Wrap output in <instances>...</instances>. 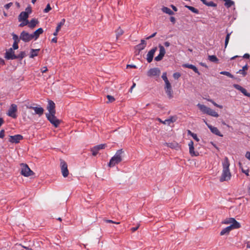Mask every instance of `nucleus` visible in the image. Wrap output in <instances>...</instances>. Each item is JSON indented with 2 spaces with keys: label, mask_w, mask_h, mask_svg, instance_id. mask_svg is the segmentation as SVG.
Masks as SVG:
<instances>
[{
  "label": "nucleus",
  "mask_w": 250,
  "mask_h": 250,
  "mask_svg": "<svg viewBox=\"0 0 250 250\" xmlns=\"http://www.w3.org/2000/svg\"><path fill=\"white\" fill-rule=\"evenodd\" d=\"M65 20L64 19H63L61 20V21L58 23L57 26L56 27L57 30H60L62 26L64 25L65 23Z\"/></svg>",
  "instance_id": "473e14b6"
},
{
  "label": "nucleus",
  "mask_w": 250,
  "mask_h": 250,
  "mask_svg": "<svg viewBox=\"0 0 250 250\" xmlns=\"http://www.w3.org/2000/svg\"><path fill=\"white\" fill-rule=\"evenodd\" d=\"M204 122L205 123L206 125L209 128V129H210V130L211 131V132L212 133H213L218 136H220V137L223 136V135L220 133V132L219 131V130H218V129L217 127L213 126L211 125L208 124V123L206 121H204Z\"/></svg>",
  "instance_id": "f8f14e48"
},
{
  "label": "nucleus",
  "mask_w": 250,
  "mask_h": 250,
  "mask_svg": "<svg viewBox=\"0 0 250 250\" xmlns=\"http://www.w3.org/2000/svg\"><path fill=\"white\" fill-rule=\"evenodd\" d=\"M237 73L242 74L244 77L247 75V72L242 69H240L237 72Z\"/></svg>",
  "instance_id": "3c124183"
},
{
  "label": "nucleus",
  "mask_w": 250,
  "mask_h": 250,
  "mask_svg": "<svg viewBox=\"0 0 250 250\" xmlns=\"http://www.w3.org/2000/svg\"><path fill=\"white\" fill-rule=\"evenodd\" d=\"M162 11L165 13H167L169 15H172L174 14V12L169 8L164 6L162 8Z\"/></svg>",
  "instance_id": "bb28decb"
},
{
  "label": "nucleus",
  "mask_w": 250,
  "mask_h": 250,
  "mask_svg": "<svg viewBox=\"0 0 250 250\" xmlns=\"http://www.w3.org/2000/svg\"><path fill=\"white\" fill-rule=\"evenodd\" d=\"M182 66L184 68H190V69L193 70V71L195 73L198 74V75H200V73L199 72L197 67L193 64H188V63H185L182 65Z\"/></svg>",
  "instance_id": "f3484780"
},
{
  "label": "nucleus",
  "mask_w": 250,
  "mask_h": 250,
  "mask_svg": "<svg viewBox=\"0 0 250 250\" xmlns=\"http://www.w3.org/2000/svg\"><path fill=\"white\" fill-rule=\"evenodd\" d=\"M245 157L249 160H250V151H247L246 152Z\"/></svg>",
  "instance_id": "bf43d9fd"
},
{
  "label": "nucleus",
  "mask_w": 250,
  "mask_h": 250,
  "mask_svg": "<svg viewBox=\"0 0 250 250\" xmlns=\"http://www.w3.org/2000/svg\"><path fill=\"white\" fill-rule=\"evenodd\" d=\"M185 7L187 8L188 10H190L191 12H192L194 13L195 14H199V10L191 6L188 5H185Z\"/></svg>",
  "instance_id": "7c9ffc66"
},
{
  "label": "nucleus",
  "mask_w": 250,
  "mask_h": 250,
  "mask_svg": "<svg viewBox=\"0 0 250 250\" xmlns=\"http://www.w3.org/2000/svg\"><path fill=\"white\" fill-rule=\"evenodd\" d=\"M220 73L222 75H226L232 79L235 78L233 75H232L228 71H221Z\"/></svg>",
  "instance_id": "72a5a7b5"
},
{
  "label": "nucleus",
  "mask_w": 250,
  "mask_h": 250,
  "mask_svg": "<svg viewBox=\"0 0 250 250\" xmlns=\"http://www.w3.org/2000/svg\"><path fill=\"white\" fill-rule=\"evenodd\" d=\"M25 56V53L24 51H21L19 54L16 55L17 59L21 60Z\"/></svg>",
  "instance_id": "c9c22d12"
},
{
  "label": "nucleus",
  "mask_w": 250,
  "mask_h": 250,
  "mask_svg": "<svg viewBox=\"0 0 250 250\" xmlns=\"http://www.w3.org/2000/svg\"><path fill=\"white\" fill-rule=\"evenodd\" d=\"M173 76L175 79H178L180 77L181 74L180 73L176 72L173 74Z\"/></svg>",
  "instance_id": "8fccbe9b"
},
{
  "label": "nucleus",
  "mask_w": 250,
  "mask_h": 250,
  "mask_svg": "<svg viewBox=\"0 0 250 250\" xmlns=\"http://www.w3.org/2000/svg\"><path fill=\"white\" fill-rule=\"evenodd\" d=\"M38 23V21L36 19H33L31 20L30 22H29L28 26L30 28H33L36 26L37 24Z\"/></svg>",
  "instance_id": "a878e982"
},
{
  "label": "nucleus",
  "mask_w": 250,
  "mask_h": 250,
  "mask_svg": "<svg viewBox=\"0 0 250 250\" xmlns=\"http://www.w3.org/2000/svg\"><path fill=\"white\" fill-rule=\"evenodd\" d=\"M60 166L62 176L66 177L68 175L69 171L67 168V165L66 163L63 160H61Z\"/></svg>",
  "instance_id": "6e6552de"
},
{
  "label": "nucleus",
  "mask_w": 250,
  "mask_h": 250,
  "mask_svg": "<svg viewBox=\"0 0 250 250\" xmlns=\"http://www.w3.org/2000/svg\"><path fill=\"white\" fill-rule=\"evenodd\" d=\"M13 5V3L12 2H9L6 4H5L4 5V7L6 9H8L12 5Z\"/></svg>",
  "instance_id": "864d4df0"
},
{
  "label": "nucleus",
  "mask_w": 250,
  "mask_h": 250,
  "mask_svg": "<svg viewBox=\"0 0 250 250\" xmlns=\"http://www.w3.org/2000/svg\"><path fill=\"white\" fill-rule=\"evenodd\" d=\"M208 59L209 61L211 62L216 63H217L219 61L218 59L215 55H209L208 56Z\"/></svg>",
  "instance_id": "c85d7f7f"
},
{
  "label": "nucleus",
  "mask_w": 250,
  "mask_h": 250,
  "mask_svg": "<svg viewBox=\"0 0 250 250\" xmlns=\"http://www.w3.org/2000/svg\"><path fill=\"white\" fill-rule=\"evenodd\" d=\"M21 174L25 177H28L34 174L32 171L26 164H21Z\"/></svg>",
  "instance_id": "20e7f679"
},
{
  "label": "nucleus",
  "mask_w": 250,
  "mask_h": 250,
  "mask_svg": "<svg viewBox=\"0 0 250 250\" xmlns=\"http://www.w3.org/2000/svg\"><path fill=\"white\" fill-rule=\"evenodd\" d=\"M232 221H231V220H230V218H229L228 220H227L224 222V224H232Z\"/></svg>",
  "instance_id": "680f3d73"
},
{
  "label": "nucleus",
  "mask_w": 250,
  "mask_h": 250,
  "mask_svg": "<svg viewBox=\"0 0 250 250\" xmlns=\"http://www.w3.org/2000/svg\"><path fill=\"white\" fill-rule=\"evenodd\" d=\"M146 44V42L144 40H141V43L136 45V49L138 50L139 51H141L145 48Z\"/></svg>",
  "instance_id": "aec40b11"
},
{
  "label": "nucleus",
  "mask_w": 250,
  "mask_h": 250,
  "mask_svg": "<svg viewBox=\"0 0 250 250\" xmlns=\"http://www.w3.org/2000/svg\"><path fill=\"white\" fill-rule=\"evenodd\" d=\"M47 71V68L46 67H43L41 69V71L42 73L46 72Z\"/></svg>",
  "instance_id": "69168bd1"
},
{
  "label": "nucleus",
  "mask_w": 250,
  "mask_h": 250,
  "mask_svg": "<svg viewBox=\"0 0 250 250\" xmlns=\"http://www.w3.org/2000/svg\"><path fill=\"white\" fill-rule=\"evenodd\" d=\"M124 151L122 149L117 150L115 154L111 158L108 166L113 167L115 165L119 164L122 161V155Z\"/></svg>",
  "instance_id": "f03ea898"
},
{
  "label": "nucleus",
  "mask_w": 250,
  "mask_h": 250,
  "mask_svg": "<svg viewBox=\"0 0 250 250\" xmlns=\"http://www.w3.org/2000/svg\"><path fill=\"white\" fill-rule=\"evenodd\" d=\"M91 151L92 152V155L93 156H96L98 153L99 150L96 147V146H94L91 149Z\"/></svg>",
  "instance_id": "a19ab883"
},
{
  "label": "nucleus",
  "mask_w": 250,
  "mask_h": 250,
  "mask_svg": "<svg viewBox=\"0 0 250 250\" xmlns=\"http://www.w3.org/2000/svg\"><path fill=\"white\" fill-rule=\"evenodd\" d=\"M4 137V130L3 129H2L0 131V138H3Z\"/></svg>",
  "instance_id": "6e6d98bb"
},
{
  "label": "nucleus",
  "mask_w": 250,
  "mask_h": 250,
  "mask_svg": "<svg viewBox=\"0 0 250 250\" xmlns=\"http://www.w3.org/2000/svg\"><path fill=\"white\" fill-rule=\"evenodd\" d=\"M29 15H28L27 12H21L18 17V20L19 21H25L27 20Z\"/></svg>",
  "instance_id": "a211bd4d"
},
{
  "label": "nucleus",
  "mask_w": 250,
  "mask_h": 250,
  "mask_svg": "<svg viewBox=\"0 0 250 250\" xmlns=\"http://www.w3.org/2000/svg\"><path fill=\"white\" fill-rule=\"evenodd\" d=\"M13 48L14 50H16L19 48L18 42H14L13 44Z\"/></svg>",
  "instance_id": "5fc2aeb1"
},
{
  "label": "nucleus",
  "mask_w": 250,
  "mask_h": 250,
  "mask_svg": "<svg viewBox=\"0 0 250 250\" xmlns=\"http://www.w3.org/2000/svg\"><path fill=\"white\" fill-rule=\"evenodd\" d=\"M158 120L160 122L163 123V124L166 125H170V123H173L176 121L174 117H170L169 119L165 120L164 121H163L161 119L159 118Z\"/></svg>",
  "instance_id": "4be33fe9"
},
{
  "label": "nucleus",
  "mask_w": 250,
  "mask_h": 250,
  "mask_svg": "<svg viewBox=\"0 0 250 250\" xmlns=\"http://www.w3.org/2000/svg\"><path fill=\"white\" fill-rule=\"evenodd\" d=\"M231 230L232 229L230 227L228 226L221 230V231L220 232V235H224L225 234L229 233Z\"/></svg>",
  "instance_id": "cd10ccee"
},
{
  "label": "nucleus",
  "mask_w": 250,
  "mask_h": 250,
  "mask_svg": "<svg viewBox=\"0 0 250 250\" xmlns=\"http://www.w3.org/2000/svg\"><path fill=\"white\" fill-rule=\"evenodd\" d=\"M250 56L249 54L246 53L244 55L243 58L246 59H249L250 58Z\"/></svg>",
  "instance_id": "774afa93"
},
{
  "label": "nucleus",
  "mask_w": 250,
  "mask_h": 250,
  "mask_svg": "<svg viewBox=\"0 0 250 250\" xmlns=\"http://www.w3.org/2000/svg\"><path fill=\"white\" fill-rule=\"evenodd\" d=\"M43 30L42 28H39L32 34L33 38L35 39V40H37L39 38V36L43 33Z\"/></svg>",
  "instance_id": "412c9836"
},
{
  "label": "nucleus",
  "mask_w": 250,
  "mask_h": 250,
  "mask_svg": "<svg viewBox=\"0 0 250 250\" xmlns=\"http://www.w3.org/2000/svg\"><path fill=\"white\" fill-rule=\"evenodd\" d=\"M156 34H157V32H155V33H153V34H152L151 35H150V36H148V37H146V40H149V39H151V38H153V37H155V36H156Z\"/></svg>",
  "instance_id": "13d9d810"
},
{
  "label": "nucleus",
  "mask_w": 250,
  "mask_h": 250,
  "mask_svg": "<svg viewBox=\"0 0 250 250\" xmlns=\"http://www.w3.org/2000/svg\"><path fill=\"white\" fill-rule=\"evenodd\" d=\"M55 103L51 100L48 101V104L47 105V110H48L49 113L47 114H55L56 111L55 110Z\"/></svg>",
  "instance_id": "4468645a"
},
{
  "label": "nucleus",
  "mask_w": 250,
  "mask_h": 250,
  "mask_svg": "<svg viewBox=\"0 0 250 250\" xmlns=\"http://www.w3.org/2000/svg\"><path fill=\"white\" fill-rule=\"evenodd\" d=\"M161 71L158 68H153L150 69L147 73V75L149 77L152 76H159L160 74Z\"/></svg>",
  "instance_id": "9d476101"
},
{
  "label": "nucleus",
  "mask_w": 250,
  "mask_h": 250,
  "mask_svg": "<svg viewBox=\"0 0 250 250\" xmlns=\"http://www.w3.org/2000/svg\"><path fill=\"white\" fill-rule=\"evenodd\" d=\"M139 227V225H138L137 227H133L131 229V230L132 231V232H135L136 230H137L138 228Z\"/></svg>",
  "instance_id": "4d7b16f0"
},
{
  "label": "nucleus",
  "mask_w": 250,
  "mask_h": 250,
  "mask_svg": "<svg viewBox=\"0 0 250 250\" xmlns=\"http://www.w3.org/2000/svg\"><path fill=\"white\" fill-rule=\"evenodd\" d=\"M104 221L106 223H111L116 224H120V222H114L111 220L105 219V220H104Z\"/></svg>",
  "instance_id": "603ef678"
},
{
  "label": "nucleus",
  "mask_w": 250,
  "mask_h": 250,
  "mask_svg": "<svg viewBox=\"0 0 250 250\" xmlns=\"http://www.w3.org/2000/svg\"><path fill=\"white\" fill-rule=\"evenodd\" d=\"M99 150L100 149H102L105 148V144H101L95 146Z\"/></svg>",
  "instance_id": "49530a36"
},
{
  "label": "nucleus",
  "mask_w": 250,
  "mask_h": 250,
  "mask_svg": "<svg viewBox=\"0 0 250 250\" xmlns=\"http://www.w3.org/2000/svg\"><path fill=\"white\" fill-rule=\"evenodd\" d=\"M12 36H13V39L14 41V42H19L20 40H21L20 39V37L19 38V37L17 35H16L14 33L12 34Z\"/></svg>",
  "instance_id": "4c0bfd02"
},
{
  "label": "nucleus",
  "mask_w": 250,
  "mask_h": 250,
  "mask_svg": "<svg viewBox=\"0 0 250 250\" xmlns=\"http://www.w3.org/2000/svg\"><path fill=\"white\" fill-rule=\"evenodd\" d=\"M165 89L168 97L169 99H171L173 97V91L172 90V88H170Z\"/></svg>",
  "instance_id": "c756f323"
},
{
  "label": "nucleus",
  "mask_w": 250,
  "mask_h": 250,
  "mask_svg": "<svg viewBox=\"0 0 250 250\" xmlns=\"http://www.w3.org/2000/svg\"><path fill=\"white\" fill-rule=\"evenodd\" d=\"M233 86L235 88H236V89H237L240 91H241V90L243 88V87H242L241 86H240V85L237 84H234Z\"/></svg>",
  "instance_id": "c03bdc74"
},
{
  "label": "nucleus",
  "mask_w": 250,
  "mask_h": 250,
  "mask_svg": "<svg viewBox=\"0 0 250 250\" xmlns=\"http://www.w3.org/2000/svg\"><path fill=\"white\" fill-rule=\"evenodd\" d=\"M242 171L243 173H244L246 175H249V169L244 170L243 169H242Z\"/></svg>",
  "instance_id": "e2e57ef3"
},
{
  "label": "nucleus",
  "mask_w": 250,
  "mask_h": 250,
  "mask_svg": "<svg viewBox=\"0 0 250 250\" xmlns=\"http://www.w3.org/2000/svg\"><path fill=\"white\" fill-rule=\"evenodd\" d=\"M231 34V32L228 33L226 37L225 38V48H226L228 44L229 39H230V36Z\"/></svg>",
  "instance_id": "f704fd0d"
},
{
  "label": "nucleus",
  "mask_w": 250,
  "mask_h": 250,
  "mask_svg": "<svg viewBox=\"0 0 250 250\" xmlns=\"http://www.w3.org/2000/svg\"><path fill=\"white\" fill-rule=\"evenodd\" d=\"M107 98L108 100V101L107 103H112L113 101H114L115 100V98H114V97L110 96V95H107Z\"/></svg>",
  "instance_id": "37998d69"
},
{
  "label": "nucleus",
  "mask_w": 250,
  "mask_h": 250,
  "mask_svg": "<svg viewBox=\"0 0 250 250\" xmlns=\"http://www.w3.org/2000/svg\"><path fill=\"white\" fill-rule=\"evenodd\" d=\"M188 135H190L191 136H192L193 137V138L196 140L197 142H199V139L198 138L197 135L194 133H192L190 130H188Z\"/></svg>",
  "instance_id": "2f4dec72"
},
{
  "label": "nucleus",
  "mask_w": 250,
  "mask_h": 250,
  "mask_svg": "<svg viewBox=\"0 0 250 250\" xmlns=\"http://www.w3.org/2000/svg\"><path fill=\"white\" fill-rule=\"evenodd\" d=\"M33 109L35 111V114L39 116H41L43 113L44 109L42 107H34Z\"/></svg>",
  "instance_id": "5701e85b"
},
{
  "label": "nucleus",
  "mask_w": 250,
  "mask_h": 250,
  "mask_svg": "<svg viewBox=\"0 0 250 250\" xmlns=\"http://www.w3.org/2000/svg\"><path fill=\"white\" fill-rule=\"evenodd\" d=\"M205 5L208 6L216 7L217 4L212 1H207L206 0H200Z\"/></svg>",
  "instance_id": "b1692460"
},
{
  "label": "nucleus",
  "mask_w": 250,
  "mask_h": 250,
  "mask_svg": "<svg viewBox=\"0 0 250 250\" xmlns=\"http://www.w3.org/2000/svg\"><path fill=\"white\" fill-rule=\"evenodd\" d=\"M162 78L164 81L165 83L168 81L167 76V72H164L163 73Z\"/></svg>",
  "instance_id": "a18cd8bd"
},
{
  "label": "nucleus",
  "mask_w": 250,
  "mask_h": 250,
  "mask_svg": "<svg viewBox=\"0 0 250 250\" xmlns=\"http://www.w3.org/2000/svg\"><path fill=\"white\" fill-rule=\"evenodd\" d=\"M170 21L171 22H172L174 24L176 20L174 17H171L170 18Z\"/></svg>",
  "instance_id": "0e129e2a"
},
{
  "label": "nucleus",
  "mask_w": 250,
  "mask_h": 250,
  "mask_svg": "<svg viewBox=\"0 0 250 250\" xmlns=\"http://www.w3.org/2000/svg\"><path fill=\"white\" fill-rule=\"evenodd\" d=\"M23 139V136L20 134L15 135L14 136H10L9 141L11 143L17 144Z\"/></svg>",
  "instance_id": "9b49d317"
},
{
  "label": "nucleus",
  "mask_w": 250,
  "mask_h": 250,
  "mask_svg": "<svg viewBox=\"0 0 250 250\" xmlns=\"http://www.w3.org/2000/svg\"><path fill=\"white\" fill-rule=\"evenodd\" d=\"M223 171L220 177V182L226 181L230 180L231 178V173L229 171V167L230 164L228 157H225L222 162Z\"/></svg>",
  "instance_id": "f257e3e1"
},
{
  "label": "nucleus",
  "mask_w": 250,
  "mask_h": 250,
  "mask_svg": "<svg viewBox=\"0 0 250 250\" xmlns=\"http://www.w3.org/2000/svg\"><path fill=\"white\" fill-rule=\"evenodd\" d=\"M5 58L7 60L17 59L16 55H15L14 52L13 51L12 48H11L8 51L6 52Z\"/></svg>",
  "instance_id": "ddd939ff"
},
{
  "label": "nucleus",
  "mask_w": 250,
  "mask_h": 250,
  "mask_svg": "<svg viewBox=\"0 0 250 250\" xmlns=\"http://www.w3.org/2000/svg\"><path fill=\"white\" fill-rule=\"evenodd\" d=\"M159 54L158 56H157L155 58V60L157 62L160 61L161 60H162L163 58L164 57V56H165V54L166 53V50L163 46H162L161 45H159Z\"/></svg>",
  "instance_id": "1a4fd4ad"
},
{
  "label": "nucleus",
  "mask_w": 250,
  "mask_h": 250,
  "mask_svg": "<svg viewBox=\"0 0 250 250\" xmlns=\"http://www.w3.org/2000/svg\"><path fill=\"white\" fill-rule=\"evenodd\" d=\"M165 89L171 88V84L169 83V81L165 82Z\"/></svg>",
  "instance_id": "09e8293b"
},
{
  "label": "nucleus",
  "mask_w": 250,
  "mask_h": 250,
  "mask_svg": "<svg viewBox=\"0 0 250 250\" xmlns=\"http://www.w3.org/2000/svg\"><path fill=\"white\" fill-rule=\"evenodd\" d=\"M124 33V31L122 29L120 28H118L116 31V37L118 39L120 36H121Z\"/></svg>",
  "instance_id": "e433bc0d"
},
{
  "label": "nucleus",
  "mask_w": 250,
  "mask_h": 250,
  "mask_svg": "<svg viewBox=\"0 0 250 250\" xmlns=\"http://www.w3.org/2000/svg\"><path fill=\"white\" fill-rule=\"evenodd\" d=\"M20 39L24 42H29L33 38L32 34H29L28 32L23 31L20 34Z\"/></svg>",
  "instance_id": "0eeeda50"
},
{
  "label": "nucleus",
  "mask_w": 250,
  "mask_h": 250,
  "mask_svg": "<svg viewBox=\"0 0 250 250\" xmlns=\"http://www.w3.org/2000/svg\"><path fill=\"white\" fill-rule=\"evenodd\" d=\"M55 114H46V116L49 122L56 127H58L60 121L55 116Z\"/></svg>",
  "instance_id": "39448f33"
},
{
  "label": "nucleus",
  "mask_w": 250,
  "mask_h": 250,
  "mask_svg": "<svg viewBox=\"0 0 250 250\" xmlns=\"http://www.w3.org/2000/svg\"><path fill=\"white\" fill-rule=\"evenodd\" d=\"M51 9V7L49 4L46 5V8L44 9L43 12L44 13H48Z\"/></svg>",
  "instance_id": "de8ad7c7"
},
{
  "label": "nucleus",
  "mask_w": 250,
  "mask_h": 250,
  "mask_svg": "<svg viewBox=\"0 0 250 250\" xmlns=\"http://www.w3.org/2000/svg\"><path fill=\"white\" fill-rule=\"evenodd\" d=\"M248 69V65L247 64H246L245 65H244L243 67H242V70H243L244 71H245L246 72V70H247Z\"/></svg>",
  "instance_id": "338daca9"
},
{
  "label": "nucleus",
  "mask_w": 250,
  "mask_h": 250,
  "mask_svg": "<svg viewBox=\"0 0 250 250\" xmlns=\"http://www.w3.org/2000/svg\"><path fill=\"white\" fill-rule=\"evenodd\" d=\"M188 146L189 153L192 156H197L199 155V153L198 152H195L194 151V143L192 141H190L188 143Z\"/></svg>",
  "instance_id": "2eb2a0df"
},
{
  "label": "nucleus",
  "mask_w": 250,
  "mask_h": 250,
  "mask_svg": "<svg viewBox=\"0 0 250 250\" xmlns=\"http://www.w3.org/2000/svg\"><path fill=\"white\" fill-rule=\"evenodd\" d=\"M40 51L39 49H31L30 54V58H33L34 57L37 56L38 55V52Z\"/></svg>",
  "instance_id": "393cba45"
},
{
  "label": "nucleus",
  "mask_w": 250,
  "mask_h": 250,
  "mask_svg": "<svg viewBox=\"0 0 250 250\" xmlns=\"http://www.w3.org/2000/svg\"><path fill=\"white\" fill-rule=\"evenodd\" d=\"M25 12H27L28 13V15H29V14H30L31 13V9L30 7H27L25 9V11H24Z\"/></svg>",
  "instance_id": "052dcab7"
},
{
  "label": "nucleus",
  "mask_w": 250,
  "mask_h": 250,
  "mask_svg": "<svg viewBox=\"0 0 250 250\" xmlns=\"http://www.w3.org/2000/svg\"><path fill=\"white\" fill-rule=\"evenodd\" d=\"M208 101L211 103L216 107H219V108H221V109L223 108L222 105L218 104L215 102H214L213 100H212L211 99H209V100H208Z\"/></svg>",
  "instance_id": "58836bf2"
},
{
  "label": "nucleus",
  "mask_w": 250,
  "mask_h": 250,
  "mask_svg": "<svg viewBox=\"0 0 250 250\" xmlns=\"http://www.w3.org/2000/svg\"><path fill=\"white\" fill-rule=\"evenodd\" d=\"M245 96H246L248 97H250V93H248L247 90L243 88V89L241 91Z\"/></svg>",
  "instance_id": "79ce46f5"
},
{
  "label": "nucleus",
  "mask_w": 250,
  "mask_h": 250,
  "mask_svg": "<svg viewBox=\"0 0 250 250\" xmlns=\"http://www.w3.org/2000/svg\"><path fill=\"white\" fill-rule=\"evenodd\" d=\"M230 220L232 221V224H231L229 227H230L231 229H238L240 228L241 226L239 223H238L237 221H236L234 218H230Z\"/></svg>",
  "instance_id": "6ab92c4d"
},
{
  "label": "nucleus",
  "mask_w": 250,
  "mask_h": 250,
  "mask_svg": "<svg viewBox=\"0 0 250 250\" xmlns=\"http://www.w3.org/2000/svg\"><path fill=\"white\" fill-rule=\"evenodd\" d=\"M17 110V105L15 104H13L10 105L7 112V115L9 117H11L14 119H16L17 117V115L16 114Z\"/></svg>",
  "instance_id": "423d86ee"
},
{
  "label": "nucleus",
  "mask_w": 250,
  "mask_h": 250,
  "mask_svg": "<svg viewBox=\"0 0 250 250\" xmlns=\"http://www.w3.org/2000/svg\"><path fill=\"white\" fill-rule=\"evenodd\" d=\"M157 50V47H155L151 49L147 53L146 60L148 62H151L153 60L154 54Z\"/></svg>",
  "instance_id": "dca6fc26"
},
{
  "label": "nucleus",
  "mask_w": 250,
  "mask_h": 250,
  "mask_svg": "<svg viewBox=\"0 0 250 250\" xmlns=\"http://www.w3.org/2000/svg\"><path fill=\"white\" fill-rule=\"evenodd\" d=\"M198 107L203 113H206L209 115L214 117H218L219 116L218 114L214 110L206 106L204 104H197Z\"/></svg>",
  "instance_id": "7ed1b4c3"
},
{
  "label": "nucleus",
  "mask_w": 250,
  "mask_h": 250,
  "mask_svg": "<svg viewBox=\"0 0 250 250\" xmlns=\"http://www.w3.org/2000/svg\"><path fill=\"white\" fill-rule=\"evenodd\" d=\"M21 21L22 22L19 25L20 27H23L28 24L29 23V21L28 20H26L25 21Z\"/></svg>",
  "instance_id": "ea45409f"
}]
</instances>
